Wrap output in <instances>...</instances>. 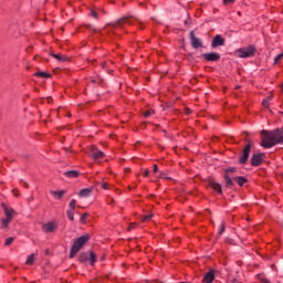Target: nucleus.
<instances>
[{
  "label": "nucleus",
  "mask_w": 283,
  "mask_h": 283,
  "mask_svg": "<svg viewBox=\"0 0 283 283\" xmlns=\"http://www.w3.org/2000/svg\"><path fill=\"white\" fill-rule=\"evenodd\" d=\"M213 280H216V274L213 273V271H210L202 279V283H211L213 282Z\"/></svg>",
  "instance_id": "14"
},
{
  "label": "nucleus",
  "mask_w": 283,
  "mask_h": 283,
  "mask_svg": "<svg viewBox=\"0 0 283 283\" xmlns=\"http://www.w3.org/2000/svg\"><path fill=\"white\" fill-rule=\"evenodd\" d=\"M224 223L221 224V230L219 231V235H222L224 233Z\"/></svg>",
  "instance_id": "32"
},
{
  "label": "nucleus",
  "mask_w": 283,
  "mask_h": 283,
  "mask_svg": "<svg viewBox=\"0 0 283 283\" xmlns=\"http://www.w3.org/2000/svg\"><path fill=\"white\" fill-rule=\"evenodd\" d=\"M283 60V53L279 54L275 59H274V63L277 64L280 62H282Z\"/></svg>",
  "instance_id": "28"
},
{
  "label": "nucleus",
  "mask_w": 283,
  "mask_h": 283,
  "mask_svg": "<svg viewBox=\"0 0 283 283\" xmlns=\"http://www.w3.org/2000/svg\"><path fill=\"white\" fill-rule=\"evenodd\" d=\"M51 56H53V59H56V61H59L60 63H65V61H67V57L61 53H51Z\"/></svg>",
  "instance_id": "15"
},
{
  "label": "nucleus",
  "mask_w": 283,
  "mask_h": 283,
  "mask_svg": "<svg viewBox=\"0 0 283 283\" xmlns=\"http://www.w3.org/2000/svg\"><path fill=\"white\" fill-rule=\"evenodd\" d=\"M144 176H146V177L149 176V170L146 169V170L144 171Z\"/></svg>",
  "instance_id": "43"
},
{
  "label": "nucleus",
  "mask_w": 283,
  "mask_h": 283,
  "mask_svg": "<svg viewBox=\"0 0 283 283\" xmlns=\"http://www.w3.org/2000/svg\"><path fill=\"white\" fill-rule=\"evenodd\" d=\"M190 41L195 50H198V48H202V40H200V38H197L193 31L190 32Z\"/></svg>",
  "instance_id": "10"
},
{
  "label": "nucleus",
  "mask_w": 283,
  "mask_h": 283,
  "mask_svg": "<svg viewBox=\"0 0 283 283\" xmlns=\"http://www.w3.org/2000/svg\"><path fill=\"white\" fill-rule=\"evenodd\" d=\"M12 242H14V237H9L6 239L4 245L10 247V244H12Z\"/></svg>",
  "instance_id": "25"
},
{
  "label": "nucleus",
  "mask_w": 283,
  "mask_h": 283,
  "mask_svg": "<svg viewBox=\"0 0 283 283\" xmlns=\"http://www.w3.org/2000/svg\"><path fill=\"white\" fill-rule=\"evenodd\" d=\"M151 218H154V214H147L143 218V222H149V220H151Z\"/></svg>",
  "instance_id": "29"
},
{
  "label": "nucleus",
  "mask_w": 283,
  "mask_h": 283,
  "mask_svg": "<svg viewBox=\"0 0 283 283\" xmlns=\"http://www.w3.org/2000/svg\"><path fill=\"white\" fill-rule=\"evenodd\" d=\"M35 260H36V255L31 254V255L28 258L25 264H29L30 266H32V265L34 264Z\"/></svg>",
  "instance_id": "23"
},
{
  "label": "nucleus",
  "mask_w": 283,
  "mask_h": 283,
  "mask_svg": "<svg viewBox=\"0 0 283 283\" xmlns=\"http://www.w3.org/2000/svg\"><path fill=\"white\" fill-rule=\"evenodd\" d=\"M32 200H34V197H31V198L29 199V201H32Z\"/></svg>",
  "instance_id": "45"
},
{
  "label": "nucleus",
  "mask_w": 283,
  "mask_h": 283,
  "mask_svg": "<svg viewBox=\"0 0 283 283\" xmlns=\"http://www.w3.org/2000/svg\"><path fill=\"white\" fill-rule=\"evenodd\" d=\"M262 105L263 107H269V99H263Z\"/></svg>",
  "instance_id": "34"
},
{
  "label": "nucleus",
  "mask_w": 283,
  "mask_h": 283,
  "mask_svg": "<svg viewBox=\"0 0 283 283\" xmlns=\"http://www.w3.org/2000/svg\"><path fill=\"white\" fill-rule=\"evenodd\" d=\"M232 282H233V283H235V282H237V280H233Z\"/></svg>",
  "instance_id": "46"
},
{
  "label": "nucleus",
  "mask_w": 283,
  "mask_h": 283,
  "mask_svg": "<svg viewBox=\"0 0 283 283\" xmlns=\"http://www.w3.org/2000/svg\"><path fill=\"white\" fill-rule=\"evenodd\" d=\"M253 142L248 140V145L243 148L242 156L240 157V164L241 165H247V160H249V156L251 154V147H253Z\"/></svg>",
  "instance_id": "6"
},
{
  "label": "nucleus",
  "mask_w": 283,
  "mask_h": 283,
  "mask_svg": "<svg viewBox=\"0 0 283 283\" xmlns=\"http://www.w3.org/2000/svg\"><path fill=\"white\" fill-rule=\"evenodd\" d=\"M34 76H39L40 78H50V74L48 72H43V71L34 73Z\"/></svg>",
  "instance_id": "22"
},
{
  "label": "nucleus",
  "mask_w": 283,
  "mask_h": 283,
  "mask_svg": "<svg viewBox=\"0 0 283 283\" xmlns=\"http://www.w3.org/2000/svg\"><path fill=\"white\" fill-rule=\"evenodd\" d=\"M210 187L218 193H222V186L220 184L210 182Z\"/></svg>",
  "instance_id": "19"
},
{
  "label": "nucleus",
  "mask_w": 283,
  "mask_h": 283,
  "mask_svg": "<svg viewBox=\"0 0 283 283\" xmlns=\"http://www.w3.org/2000/svg\"><path fill=\"white\" fill-rule=\"evenodd\" d=\"M92 17H94V19H98V13H96L95 11L91 12Z\"/></svg>",
  "instance_id": "36"
},
{
  "label": "nucleus",
  "mask_w": 283,
  "mask_h": 283,
  "mask_svg": "<svg viewBox=\"0 0 283 283\" xmlns=\"http://www.w3.org/2000/svg\"><path fill=\"white\" fill-rule=\"evenodd\" d=\"M132 229H136V223H130L128 227V231H132Z\"/></svg>",
  "instance_id": "35"
},
{
  "label": "nucleus",
  "mask_w": 283,
  "mask_h": 283,
  "mask_svg": "<svg viewBox=\"0 0 283 283\" xmlns=\"http://www.w3.org/2000/svg\"><path fill=\"white\" fill-rule=\"evenodd\" d=\"M233 180L237 182V185H239V187H243L244 182H247V178L244 177H235Z\"/></svg>",
  "instance_id": "21"
},
{
  "label": "nucleus",
  "mask_w": 283,
  "mask_h": 283,
  "mask_svg": "<svg viewBox=\"0 0 283 283\" xmlns=\"http://www.w3.org/2000/svg\"><path fill=\"white\" fill-rule=\"evenodd\" d=\"M102 187H103V189H108L107 182H103V184H102Z\"/></svg>",
  "instance_id": "42"
},
{
  "label": "nucleus",
  "mask_w": 283,
  "mask_h": 283,
  "mask_svg": "<svg viewBox=\"0 0 283 283\" xmlns=\"http://www.w3.org/2000/svg\"><path fill=\"white\" fill-rule=\"evenodd\" d=\"M80 262H91V266L96 264V254L94 252H82L78 256Z\"/></svg>",
  "instance_id": "5"
},
{
  "label": "nucleus",
  "mask_w": 283,
  "mask_h": 283,
  "mask_svg": "<svg viewBox=\"0 0 283 283\" xmlns=\"http://www.w3.org/2000/svg\"><path fill=\"white\" fill-rule=\"evenodd\" d=\"M159 178H167V175L165 172H160Z\"/></svg>",
  "instance_id": "41"
},
{
  "label": "nucleus",
  "mask_w": 283,
  "mask_h": 283,
  "mask_svg": "<svg viewBox=\"0 0 283 283\" xmlns=\"http://www.w3.org/2000/svg\"><path fill=\"white\" fill-rule=\"evenodd\" d=\"M43 231H45V233H54V230L56 229V223L55 222H49V223H44L42 226Z\"/></svg>",
  "instance_id": "13"
},
{
  "label": "nucleus",
  "mask_w": 283,
  "mask_h": 283,
  "mask_svg": "<svg viewBox=\"0 0 283 283\" xmlns=\"http://www.w3.org/2000/svg\"><path fill=\"white\" fill-rule=\"evenodd\" d=\"M88 156H91L93 160H101V158H105V153L99 150L96 146H90Z\"/></svg>",
  "instance_id": "7"
},
{
  "label": "nucleus",
  "mask_w": 283,
  "mask_h": 283,
  "mask_svg": "<svg viewBox=\"0 0 283 283\" xmlns=\"http://www.w3.org/2000/svg\"><path fill=\"white\" fill-rule=\"evenodd\" d=\"M282 88H283V83H282Z\"/></svg>",
  "instance_id": "47"
},
{
  "label": "nucleus",
  "mask_w": 283,
  "mask_h": 283,
  "mask_svg": "<svg viewBox=\"0 0 283 283\" xmlns=\"http://www.w3.org/2000/svg\"><path fill=\"white\" fill-rule=\"evenodd\" d=\"M80 198H90L92 196V190L91 189H82L78 193Z\"/></svg>",
  "instance_id": "18"
},
{
  "label": "nucleus",
  "mask_w": 283,
  "mask_h": 283,
  "mask_svg": "<svg viewBox=\"0 0 283 283\" xmlns=\"http://www.w3.org/2000/svg\"><path fill=\"white\" fill-rule=\"evenodd\" d=\"M64 176H66V178H78L81 174L76 170H69L64 172Z\"/></svg>",
  "instance_id": "17"
},
{
  "label": "nucleus",
  "mask_w": 283,
  "mask_h": 283,
  "mask_svg": "<svg viewBox=\"0 0 283 283\" xmlns=\"http://www.w3.org/2000/svg\"><path fill=\"white\" fill-rule=\"evenodd\" d=\"M23 187H28V182L22 181Z\"/></svg>",
  "instance_id": "44"
},
{
  "label": "nucleus",
  "mask_w": 283,
  "mask_h": 283,
  "mask_svg": "<svg viewBox=\"0 0 283 283\" xmlns=\"http://www.w3.org/2000/svg\"><path fill=\"white\" fill-rule=\"evenodd\" d=\"M51 195L54 196V198H57V200H61V198L65 196V191L64 190L51 191Z\"/></svg>",
  "instance_id": "20"
},
{
  "label": "nucleus",
  "mask_w": 283,
  "mask_h": 283,
  "mask_svg": "<svg viewBox=\"0 0 283 283\" xmlns=\"http://www.w3.org/2000/svg\"><path fill=\"white\" fill-rule=\"evenodd\" d=\"M220 45H224V39L222 38V35L218 34L213 38L211 46L220 48Z\"/></svg>",
  "instance_id": "12"
},
{
  "label": "nucleus",
  "mask_w": 283,
  "mask_h": 283,
  "mask_svg": "<svg viewBox=\"0 0 283 283\" xmlns=\"http://www.w3.org/2000/svg\"><path fill=\"white\" fill-rule=\"evenodd\" d=\"M6 218L1 219V229H8V224L12 222V218H14V210L4 208Z\"/></svg>",
  "instance_id": "4"
},
{
  "label": "nucleus",
  "mask_w": 283,
  "mask_h": 283,
  "mask_svg": "<svg viewBox=\"0 0 283 283\" xmlns=\"http://www.w3.org/2000/svg\"><path fill=\"white\" fill-rule=\"evenodd\" d=\"M106 65H107V62H102V63H101V67H102V69H105Z\"/></svg>",
  "instance_id": "40"
},
{
  "label": "nucleus",
  "mask_w": 283,
  "mask_h": 283,
  "mask_svg": "<svg viewBox=\"0 0 283 283\" xmlns=\"http://www.w3.org/2000/svg\"><path fill=\"white\" fill-rule=\"evenodd\" d=\"M151 114H154V111H146V112L144 113V116H145L146 118H149V116H151Z\"/></svg>",
  "instance_id": "30"
},
{
  "label": "nucleus",
  "mask_w": 283,
  "mask_h": 283,
  "mask_svg": "<svg viewBox=\"0 0 283 283\" xmlns=\"http://www.w3.org/2000/svg\"><path fill=\"white\" fill-rule=\"evenodd\" d=\"M125 23H129L130 25L134 24V18L132 17H124L119 20H117L116 22L114 23H109V24H106V28L107 27H111V28H123V25H125Z\"/></svg>",
  "instance_id": "8"
},
{
  "label": "nucleus",
  "mask_w": 283,
  "mask_h": 283,
  "mask_svg": "<svg viewBox=\"0 0 283 283\" xmlns=\"http://www.w3.org/2000/svg\"><path fill=\"white\" fill-rule=\"evenodd\" d=\"M154 174H158V165H154V169H153Z\"/></svg>",
  "instance_id": "37"
},
{
  "label": "nucleus",
  "mask_w": 283,
  "mask_h": 283,
  "mask_svg": "<svg viewBox=\"0 0 283 283\" xmlns=\"http://www.w3.org/2000/svg\"><path fill=\"white\" fill-rule=\"evenodd\" d=\"M201 56H202V59H205L206 61H209V62L220 61V54L216 53V52L203 53Z\"/></svg>",
  "instance_id": "11"
},
{
  "label": "nucleus",
  "mask_w": 283,
  "mask_h": 283,
  "mask_svg": "<svg viewBox=\"0 0 283 283\" xmlns=\"http://www.w3.org/2000/svg\"><path fill=\"white\" fill-rule=\"evenodd\" d=\"M13 196L19 197V190L13 189Z\"/></svg>",
  "instance_id": "39"
},
{
  "label": "nucleus",
  "mask_w": 283,
  "mask_h": 283,
  "mask_svg": "<svg viewBox=\"0 0 283 283\" xmlns=\"http://www.w3.org/2000/svg\"><path fill=\"white\" fill-rule=\"evenodd\" d=\"M70 209L75 210L76 209V199H72L71 202L69 203Z\"/></svg>",
  "instance_id": "27"
},
{
  "label": "nucleus",
  "mask_w": 283,
  "mask_h": 283,
  "mask_svg": "<svg viewBox=\"0 0 283 283\" xmlns=\"http://www.w3.org/2000/svg\"><path fill=\"white\" fill-rule=\"evenodd\" d=\"M87 242H90V234L82 235L74 241L70 253L71 260L76 256V253H78Z\"/></svg>",
  "instance_id": "2"
},
{
  "label": "nucleus",
  "mask_w": 283,
  "mask_h": 283,
  "mask_svg": "<svg viewBox=\"0 0 283 283\" xmlns=\"http://www.w3.org/2000/svg\"><path fill=\"white\" fill-rule=\"evenodd\" d=\"M223 178L226 180V187L228 189H231V187H233V179L231 178V176L228 174H224Z\"/></svg>",
  "instance_id": "16"
},
{
  "label": "nucleus",
  "mask_w": 283,
  "mask_h": 283,
  "mask_svg": "<svg viewBox=\"0 0 283 283\" xmlns=\"http://www.w3.org/2000/svg\"><path fill=\"white\" fill-rule=\"evenodd\" d=\"M74 209H69L67 211H66V216H67V218H69V220H71V222H74Z\"/></svg>",
  "instance_id": "24"
},
{
  "label": "nucleus",
  "mask_w": 283,
  "mask_h": 283,
  "mask_svg": "<svg viewBox=\"0 0 283 283\" xmlns=\"http://www.w3.org/2000/svg\"><path fill=\"white\" fill-rule=\"evenodd\" d=\"M234 2H235V0H223V3L226 6H229V3H234Z\"/></svg>",
  "instance_id": "33"
},
{
  "label": "nucleus",
  "mask_w": 283,
  "mask_h": 283,
  "mask_svg": "<svg viewBox=\"0 0 283 283\" xmlns=\"http://www.w3.org/2000/svg\"><path fill=\"white\" fill-rule=\"evenodd\" d=\"M265 101H268V103L270 102V101H273V95H270V96H268L266 98H264Z\"/></svg>",
  "instance_id": "38"
},
{
  "label": "nucleus",
  "mask_w": 283,
  "mask_h": 283,
  "mask_svg": "<svg viewBox=\"0 0 283 283\" xmlns=\"http://www.w3.org/2000/svg\"><path fill=\"white\" fill-rule=\"evenodd\" d=\"M224 174L228 176H231V174H235V167H231L224 170Z\"/></svg>",
  "instance_id": "26"
},
{
  "label": "nucleus",
  "mask_w": 283,
  "mask_h": 283,
  "mask_svg": "<svg viewBox=\"0 0 283 283\" xmlns=\"http://www.w3.org/2000/svg\"><path fill=\"white\" fill-rule=\"evenodd\" d=\"M90 216V213L85 212L82 218H81V222H85V220H87V217Z\"/></svg>",
  "instance_id": "31"
},
{
  "label": "nucleus",
  "mask_w": 283,
  "mask_h": 283,
  "mask_svg": "<svg viewBox=\"0 0 283 283\" xmlns=\"http://www.w3.org/2000/svg\"><path fill=\"white\" fill-rule=\"evenodd\" d=\"M275 145H283V128L261 132V147L271 149Z\"/></svg>",
  "instance_id": "1"
},
{
  "label": "nucleus",
  "mask_w": 283,
  "mask_h": 283,
  "mask_svg": "<svg viewBox=\"0 0 283 283\" xmlns=\"http://www.w3.org/2000/svg\"><path fill=\"white\" fill-rule=\"evenodd\" d=\"M264 157H265L264 153H258L252 155V158H251L252 167H260V165L264 163Z\"/></svg>",
  "instance_id": "9"
},
{
  "label": "nucleus",
  "mask_w": 283,
  "mask_h": 283,
  "mask_svg": "<svg viewBox=\"0 0 283 283\" xmlns=\"http://www.w3.org/2000/svg\"><path fill=\"white\" fill-rule=\"evenodd\" d=\"M255 54V48L253 45L244 46L237 50L239 59H251Z\"/></svg>",
  "instance_id": "3"
}]
</instances>
